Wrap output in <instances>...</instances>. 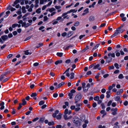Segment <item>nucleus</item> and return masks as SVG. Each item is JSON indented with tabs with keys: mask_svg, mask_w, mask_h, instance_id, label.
I'll return each mask as SVG.
<instances>
[{
	"mask_svg": "<svg viewBox=\"0 0 128 128\" xmlns=\"http://www.w3.org/2000/svg\"><path fill=\"white\" fill-rule=\"evenodd\" d=\"M108 57L107 56H106L104 57V59H106V62L109 63L111 62L112 60V58H114L115 57V53L110 52L108 54Z\"/></svg>",
	"mask_w": 128,
	"mask_h": 128,
	"instance_id": "obj_1",
	"label": "nucleus"
},
{
	"mask_svg": "<svg viewBox=\"0 0 128 128\" xmlns=\"http://www.w3.org/2000/svg\"><path fill=\"white\" fill-rule=\"evenodd\" d=\"M82 98V95L80 94H78L76 95L75 98L74 100H75V103H77L78 101L79 100Z\"/></svg>",
	"mask_w": 128,
	"mask_h": 128,
	"instance_id": "obj_2",
	"label": "nucleus"
},
{
	"mask_svg": "<svg viewBox=\"0 0 128 128\" xmlns=\"http://www.w3.org/2000/svg\"><path fill=\"white\" fill-rule=\"evenodd\" d=\"M117 110L118 109L116 108H111V111L112 112V114L114 115H116L117 114Z\"/></svg>",
	"mask_w": 128,
	"mask_h": 128,
	"instance_id": "obj_3",
	"label": "nucleus"
},
{
	"mask_svg": "<svg viewBox=\"0 0 128 128\" xmlns=\"http://www.w3.org/2000/svg\"><path fill=\"white\" fill-rule=\"evenodd\" d=\"M119 28H118L116 30L115 32L111 36V38H113L115 36H116L120 34V33L119 32L118 30Z\"/></svg>",
	"mask_w": 128,
	"mask_h": 128,
	"instance_id": "obj_4",
	"label": "nucleus"
},
{
	"mask_svg": "<svg viewBox=\"0 0 128 128\" xmlns=\"http://www.w3.org/2000/svg\"><path fill=\"white\" fill-rule=\"evenodd\" d=\"M8 74V72H5L2 74L0 78V80H2L5 78V76Z\"/></svg>",
	"mask_w": 128,
	"mask_h": 128,
	"instance_id": "obj_5",
	"label": "nucleus"
},
{
	"mask_svg": "<svg viewBox=\"0 0 128 128\" xmlns=\"http://www.w3.org/2000/svg\"><path fill=\"white\" fill-rule=\"evenodd\" d=\"M2 39L4 41L7 40L8 38V37L6 35H4L1 36Z\"/></svg>",
	"mask_w": 128,
	"mask_h": 128,
	"instance_id": "obj_6",
	"label": "nucleus"
},
{
	"mask_svg": "<svg viewBox=\"0 0 128 128\" xmlns=\"http://www.w3.org/2000/svg\"><path fill=\"white\" fill-rule=\"evenodd\" d=\"M4 102H2L0 103V106H1V107H0V109L1 110H2L4 108Z\"/></svg>",
	"mask_w": 128,
	"mask_h": 128,
	"instance_id": "obj_7",
	"label": "nucleus"
},
{
	"mask_svg": "<svg viewBox=\"0 0 128 128\" xmlns=\"http://www.w3.org/2000/svg\"><path fill=\"white\" fill-rule=\"evenodd\" d=\"M95 19L94 17L92 16H90L89 18V20L90 22L93 21Z\"/></svg>",
	"mask_w": 128,
	"mask_h": 128,
	"instance_id": "obj_8",
	"label": "nucleus"
},
{
	"mask_svg": "<svg viewBox=\"0 0 128 128\" xmlns=\"http://www.w3.org/2000/svg\"><path fill=\"white\" fill-rule=\"evenodd\" d=\"M70 70V68H68V69L66 70V76L68 77H69L70 76V74L68 72H69Z\"/></svg>",
	"mask_w": 128,
	"mask_h": 128,
	"instance_id": "obj_9",
	"label": "nucleus"
},
{
	"mask_svg": "<svg viewBox=\"0 0 128 128\" xmlns=\"http://www.w3.org/2000/svg\"><path fill=\"white\" fill-rule=\"evenodd\" d=\"M53 62V60L52 59H49L46 60V62L48 64H51Z\"/></svg>",
	"mask_w": 128,
	"mask_h": 128,
	"instance_id": "obj_10",
	"label": "nucleus"
},
{
	"mask_svg": "<svg viewBox=\"0 0 128 128\" xmlns=\"http://www.w3.org/2000/svg\"><path fill=\"white\" fill-rule=\"evenodd\" d=\"M62 60H58L56 61L55 62V64L56 65H58L59 64H60L62 63Z\"/></svg>",
	"mask_w": 128,
	"mask_h": 128,
	"instance_id": "obj_11",
	"label": "nucleus"
},
{
	"mask_svg": "<svg viewBox=\"0 0 128 128\" xmlns=\"http://www.w3.org/2000/svg\"><path fill=\"white\" fill-rule=\"evenodd\" d=\"M22 104L23 106H24L26 104V102L24 99V98L22 99Z\"/></svg>",
	"mask_w": 128,
	"mask_h": 128,
	"instance_id": "obj_12",
	"label": "nucleus"
},
{
	"mask_svg": "<svg viewBox=\"0 0 128 128\" xmlns=\"http://www.w3.org/2000/svg\"><path fill=\"white\" fill-rule=\"evenodd\" d=\"M100 66V65L99 64H97L95 66L94 65L93 68V70H94L98 68Z\"/></svg>",
	"mask_w": 128,
	"mask_h": 128,
	"instance_id": "obj_13",
	"label": "nucleus"
},
{
	"mask_svg": "<svg viewBox=\"0 0 128 128\" xmlns=\"http://www.w3.org/2000/svg\"><path fill=\"white\" fill-rule=\"evenodd\" d=\"M115 52L116 53V56L118 57L120 56V54L119 52H118V50H116Z\"/></svg>",
	"mask_w": 128,
	"mask_h": 128,
	"instance_id": "obj_14",
	"label": "nucleus"
},
{
	"mask_svg": "<svg viewBox=\"0 0 128 128\" xmlns=\"http://www.w3.org/2000/svg\"><path fill=\"white\" fill-rule=\"evenodd\" d=\"M57 55L60 57H61L63 55V53L62 52H58L56 53Z\"/></svg>",
	"mask_w": 128,
	"mask_h": 128,
	"instance_id": "obj_15",
	"label": "nucleus"
},
{
	"mask_svg": "<svg viewBox=\"0 0 128 128\" xmlns=\"http://www.w3.org/2000/svg\"><path fill=\"white\" fill-rule=\"evenodd\" d=\"M118 28H119L118 31L120 33H122V32H123L124 31V30L122 29L121 27H119Z\"/></svg>",
	"mask_w": 128,
	"mask_h": 128,
	"instance_id": "obj_16",
	"label": "nucleus"
},
{
	"mask_svg": "<svg viewBox=\"0 0 128 128\" xmlns=\"http://www.w3.org/2000/svg\"><path fill=\"white\" fill-rule=\"evenodd\" d=\"M28 50H27L24 52V54L26 55H28V54H32L31 52H29Z\"/></svg>",
	"mask_w": 128,
	"mask_h": 128,
	"instance_id": "obj_17",
	"label": "nucleus"
},
{
	"mask_svg": "<svg viewBox=\"0 0 128 128\" xmlns=\"http://www.w3.org/2000/svg\"><path fill=\"white\" fill-rule=\"evenodd\" d=\"M22 12L23 13H25L26 12V8L25 6H23L22 8Z\"/></svg>",
	"mask_w": 128,
	"mask_h": 128,
	"instance_id": "obj_18",
	"label": "nucleus"
},
{
	"mask_svg": "<svg viewBox=\"0 0 128 128\" xmlns=\"http://www.w3.org/2000/svg\"><path fill=\"white\" fill-rule=\"evenodd\" d=\"M71 76H70V78L71 79H73L74 78V72H72L70 74Z\"/></svg>",
	"mask_w": 128,
	"mask_h": 128,
	"instance_id": "obj_19",
	"label": "nucleus"
},
{
	"mask_svg": "<svg viewBox=\"0 0 128 128\" xmlns=\"http://www.w3.org/2000/svg\"><path fill=\"white\" fill-rule=\"evenodd\" d=\"M73 32L72 31H70L67 34V35L68 36H70L73 34Z\"/></svg>",
	"mask_w": 128,
	"mask_h": 128,
	"instance_id": "obj_20",
	"label": "nucleus"
},
{
	"mask_svg": "<svg viewBox=\"0 0 128 128\" xmlns=\"http://www.w3.org/2000/svg\"><path fill=\"white\" fill-rule=\"evenodd\" d=\"M73 94L72 93L70 92L68 93V96H69L70 98L71 99L72 98V96H73Z\"/></svg>",
	"mask_w": 128,
	"mask_h": 128,
	"instance_id": "obj_21",
	"label": "nucleus"
},
{
	"mask_svg": "<svg viewBox=\"0 0 128 128\" xmlns=\"http://www.w3.org/2000/svg\"><path fill=\"white\" fill-rule=\"evenodd\" d=\"M88 46H86L85 48H84L83 50H82V52H85L86 50H87L88 49Z\"/></svg>",
	"mask_w": 128,
	"mask_h": 128,
	"instance_id": "obj_22",
	"label": "nucleus"
},
{
	"mask_svg": "<svg viewBox=\"0 0 128 128\" xmlns=\"http://www.w3.org/2000/svg\"><path fill=\"white\" fill-rule=\"evenodd\" d=\"M74 46V45L73 44H70V45L69 46H67L65 48L66 50H68V49L71 47H72Z\"/></svg>",
	"mask_w": 128,
	"mask_h": 128,
	"instance_id": "obj_23",
	"label": "nucleus"
},
{
	"mask_svg": "<svg viewBox=\"0 0 128 128\" xmlns=\"http://www.w3.org/2000/svg\"><path fill=\"white\" fill-rule=\"evenodd\" d=\"M56 9L53 8H51L49 9V11H50V12H52L53 11H55Z\"/></svg>",
	"mask_w": 128,
	"mask_h": 128,
	"instance_id": "obj_24",
	"label": "nucleus"
},
{
	"mask_svg": "<svg viewBox=\"0 0 128 128\" xmlns=\"http://www.w3.org/2000/svg\"><path fill=\"white\" fill-rule=\"evenodd\" d=\"M37 94L36 93H32V94L31 95V96L32 97H34L36 96H37Z\"/></svg>",
	"mask_w": 128,
	"mask_h": 128,
	"instance_id": "obj_25",
	"label": "nucleus"
},
{
	"mask_svg": "<svg viewBox=\"0 0 128 128\" xmlns=\"http://www.w3.org/2000/svg\"><path fill=\"white\" fill-rule=\"evenodd\" d=\"M36 12L38 14H40L41 12V8H39L37 9L36 11Z\"/></svg>",
	"mask_w": 128,
	"mask_h": 128,
	"instance_id": "obj_26",
	"label": "nucleus"
},
{
	"mask_svg": "<svg viewBox=\"0 0 128 128\" xmlns=\"http://www.w3.org/2000/svg\"><path fill=\"white\" fill-rule=\"evenodd\" d=\"M100 44H98L96 46H95L92 49V50H93L95 49H96L99 46Z\"/></svg>",
	"mask_w": 128,
	"mask_h": 128,
	"instance_id": "obj_27",
	"label": "nucleus"
},
{
	"mask_svg": "<svg viewBox=\"0 0 128 128\" xmlns=\"http://www.w3.org/2000/svg\"><path fill=\"white\" fill-rule=\"evenodd\" d=\"M96 2H94L92 4V5H90L89 6V8H91L92 7H94V6L96 4Z\"/></svg>",
	"mask_w": 128,
	"mask_h": 128,
	"instance_id": "obj_28",
	"label": "nucleus"
},
{
	"mask_svg": "<svg viewBox=\"0 0 128 128\" xmlns=\"http://www.w3.org/2000/svg\"><path fill=\"white\" fill-rule=\"evenodd\" d=\"M124 76L122 74H120L118 76V78L120 79H121L124 78Z\"/></svg>",
	"mask_w": 128,
	"mask_h": 128,
	"instance_id": "obj_29",
	"label": "nucleus"
},
{
	"mask_svg": "<svg viewBox=\"0 0 128 128\" xmlns=\"http://www.w3.org/2000/svg\"><path fill=\"white\" fill-rule=\"evenodd\" d=\"M99 97L98 96H96L94 98V99L95 100L97 101L99 100Z\"/></svg>",
	"mask_w": 128,
	"mask_h": 128,
	"instance_id": "obj_30",
	"label": "nucleus"
},
{
	"mask_svg": "<svg viewBox=\"0 0 128 128\" xmlns=\"http://www.w3.org/2000/svg\"><path fill=\"white\" fill-rule=\"evenodd\" d=\"M44 101L42 100L39 102V104L40 106H41L44 104Z\"/></svg>",
	"mask_w": 128,
	"mask_h": 128,
	"instance_id": "obj_31",
	"label": "nucleus"
},
{
	"mask_svg": "<svg viewBox=\"0 0 128 128\" xmlns=\"http://www.w3.org/2000/svg\"><path fill=\"white\" fill-rule=\"evenodd\" d=\"M120 98L119 96H117L115 97V100L116 101H118L119 100Z\"/></svg>",
	"mask_w": 128,
	"mask_h": 128,
	"instance_id": "obj_32",
	"label": "nucleus"
},
{
	"mask_svg": "<svg viewBox=\"0 0 128 128\" xmlns=\"http://www.w3.org/2000/svg\"><path fill=\"white\" fill-rule=\"evenodd\" d=\"M100 113L102 114H106V112L104 110H102L101 111Z\"/></svg>",
	"mask_w": 128,
	"mask_h": 128,
	"instance_id": "obj_33",
	"label": "nucleus"
},
{
	"mask_svg": "<svg viewBox=\"0 0 128 128\" xmlns=\"http://www.w3.org/2000/svg\"><path fill=\"white\" fill-rule=\"evenodd\" d=\"M64 119L66 120H68L69 119V118L67 117V116L66 114H65L64 115Z\"/></svg>",
	"mask_w": 128,
	"mask_h": 128,
	"instance_id": "obj_34",
	"label": "nucleus"
},
{
	"mask_svg": "<svg viewBox=\"0 0 128 128\" xmlns=\"http://www.w3.org/2000/svg\"><path fill=\"white\" fill-rule=\"evenodd\" d=\"M83 88V91H84L85 92H86L88 90V88H86V87H84Z\"/></svg>",
	"mask_w": 128,
	"mask_h": 128,
	"instance_id": "obj_35",
	"label": "nucleus"
},
{
	"mask_svg": "<svg viewBox=\"0 0 128 128\" xmlns=\"http://www.w3.org/2000/svg\"><path fill=\"white\" fill-rule=\"evenodd\" d=\"M44 118H40L39 120V122L41 123H43L44 122Z\"/></svg>",
	"mask_w": 128,
	"mask_h": 128,
	"instance_id": "obj_36",
	"label": "nucleus"
},
{
	"mask_svg": "<svg viewBox=\"0 0 128 128\" xmlns=\"http://www.w3.org/2000/svg\"><path fill=\"white\" fill-rule=\"evenodd\" d=\"M80 23L79 22L77 21L76 22L74 25L75 26H77L79 25Z\"/></svg>",
	"mask_w": 128,
	"mask_h": 128,
	"instance_id": "obj_37",
	"label": "nucleus"
},
{
	"mask_svg": "<svg viewBox=\"0 0 128 128\" xmlns=\"http://www.w3.org/2000/svg\"><path fill=\"white\" fill-rule=\"evenodd\" d=\"M88 10V8H86L84 10V12L87 14L89 12Z\"/></svg>",
	"mask_w": 128,
	"mask_h": 128,
	"instance_id": "obj_38",
	"label": "nucleus"
},
{
	"mask_svg": "<svg viewBox=\"0 0 128 128\" xmlns=\"http://www.w3.org/2000/svg\"><path fill=\"white\" fill-rule=\"evenodd\" d=\"M18 25V24H13L12 25V28H15Z\"/></svg>",
	"mask_w": 128,
	"mask_h": 128,
	"instance_id": "obj_39",
	"label": "nucleus"
},
{
	"mask_svg": "<svg viewBox=\"0 0 128 128\" xmlns=\"http://www.w3.org/2000/svg\"><path fill=\"white\" fill-rule=\"evenodd\" d=\"M114 66L117 69L119 68L118 67V63H116L114 64Z\"/></svg>",
	"mask_w": 128,
	"mask_h": 128,
	"instance_id": "obj_40",
	"label": "nucleus"
},
{
	"mask_svg": "<svg viewBox=\"0 0 128 128\" xmlns=\"http://www.w3.org/2000/svg\"><path fill=\"white\" fill-rule=\"evenodd\" d=\"M101 106H102V108L103 109H104L105 108V106L103 103H102L101 104Z\"/></svg>",
	"mask_w": 128,
	"mask_h": 128,
	"instance_id": "obj_41",
	"label": "nucleus"
},
{
	"mask_svg": "<svg viewBox=\"0 0 128 128\" xmlns=\"http://www.w3.org/2000/svg\"><path fill=\"white\" fill-rule=\"evenodd\" d=\"M32 36H29L26 38L25 40H24V41H26L27 40H29Z\"/></svg>",
	"mask_w": 128,
	"mask_h": 128,
	"instance_id": "obj_42",
	"label": "nucleus"
},
{
	"mask_svg": "<svg viewBox=\"0 0 128 128\" xmlns=\"http://www.w3.org/2000/svg\"><path fill=\"white\" fill-rule=\"evenodd\" d=\"M112 102V101L111 100H110L108 103L107 106H110Z\"/></svg>",
	"mask_w": 128,
	"mask_h": 128,
	"instance_id": "obj_43",
	"label": "nucleus"
},
{
	"mask_svg": "<svg viewBox=\"0 0 128 128\" xmlns=\"http://www.w3.org/2000/svg\"><path fill=\"white\" fill-rule=\"evenodd\" d=\"M68 110L67 108L66 109L64 112V114H68Z\"/></svg>",
	"mask_w": 128,
	"mask_h": 128,
	"instance_id": "obj_44",
	"label": "nucleus"
},
{
	"mask_svg": "<svg viewBox=\"0 0 128 128\" xmlns=\"http://www.w3.org/2000/svg\"><path fill=\"white\" fill-rule=\"evenodd\" d=\"M54 124V122H49L48 123V124L49 126H51Z\"/></svg>",
	"mask_w": 128,
	"mask_h": 128,
	"instance_id": "obj_45",
	"label": "nucleus"
},
{
	"mask_svg": "<svg viewBox=\"0 0 128 128\" xmlns=\"http://www.w3.org/2000/svg\"><path fill=\"white\" fill-rule=\"evenodd\" d=\"M58 94L57 93H54L53 94V96L54 98H56L58 96Z\"/></svg>",
	"mask_w": 128,
	"mask_h": 128,
	"instance_id": "obj_46",
	"label": "nucleus"
},
{
	"mask_svg": "<svg viewBox=\"0 0 128 128\" xmlns=\"http://www.w3.org/2000/svg\"><path fill=\"white\" fill-rule=\"evenodd\" d=\"M114 67L113 66H110L109 67V70H111L114 69Z\"/></svg>",
	"mask_w": 128,
	"mask_h": 128,
	"instance_id": "obj_47",
	"label": "nucleus"
},
{
	"mask_svg": "<svg viewBox=\"0 0 128 128\" xmlns=\"http://www.w3.org/2000/svg\"><path fill=\"white\" fill-rule=\"evenodd\" d=\"M98 128H105L106 126H102V125H100L99 126H98Z\"/></svg>",
	"mask_w": 128,
	"mask_h": 128,
	"instance_id": "obj_48",
	"label": "nucleus"
},
{
	"mask_svg": "<svg viewBox=\"0 0 128 128\" xmlns=\"http://www.w3.org/2000/svg\"><path fill=\"white\" fill-rule=\"evenodd\" d=\"M61 118V116L60 115H58L56 116V118L58 119H60Z\"/></svg>",
	"mask_w": 128,
	"mask_h": 128,
	"instance_id": "obj_49",
	"label": "nucleus"
},
{
	"mask_svg": "<svg viewBox=\"0 0 128 128\" xmlns=\"http://www.w3.org/2000/svg\"><path fill=\"white\" fill-rule=\"evenodd\" d=\"M66 34L67 33L66 32H64L62 34V36L63 37H64L66 35Z\"/></svg>",
	"mask_w": 128,
	"mask_h": 128,
	"instance_id": "obj_50",
	"label": "nucleus"
},
{
	"mask_svg": "<svg viewBox=\"0 0 128 128\" xmlns=\"http://www.w3.org/2000/svg\"><path fill=\"white\" fill-rule=\"evenodd\" d=\"M62 127V126L60 124L57 125L56 126V128H61Z\"/></svg>",
	"mask_w": 128,
	"mask_h": 128,
	"instance_id": "obj_51",
	"label": "nucleus"
},
{
	"mask_svg": "<svg viewBox=\"0 0 128 128\" xmlns=\"http://www.w3.org/2000/svg\"><path fill=\"white\" fill-rule=\"evenodd\" d=\"M44 21H45L47 20L48 19V18L46 16H44Z\"/></svg>",
	"mask_w": 128,
	"mask_h": 128,
	"instance_id": "obj_52",
	"label": "nucleus"
},
{
	"mask_svg": "<svg viewBox=\"0 0 128 128\" xmlns=\"http://www.w3.org/2000/svg\"><path fill=\"white\" fill-rule=\"evenodd\" d=\"M10 78V77H9L8 78H7L5 79L3 81V82H4L7 81Z\"/></svg>",
	"mask_w": 128,
	"mask_h": 128,
	"instance_id": "obj_53",
	"label": "nucleus"
},
{
	"mask_svg": "<svg viewBox=\"0 0 128 128\" xmlns=\"http://www.w3.org/2000/svg\"><path fill=\"white\" fill-rule=\"evenodd\" d=\"M70 62V60L69 59H68L65 62L66 64H69Z\"/></svg>",
	"mask_w": 128,
	"mask_h": 128,
	"instance_id": "obj_54",
	"label": "nucleus"
},
{
	"mask_svg": "<svg viewBox=\"0 0 128 128\" xmlns=\"http://www.w3.org/2000/svg\"><path fill=\"white\" fill-rule=\"evenodd\" d=\"M12 33L14 36H16L18 34L17 32L16 31L13 32Z\"/></svg>",
	"mask_w": 128,
	"mask_h": 128,
	"instance_id": "obj_55",
	"label": "nucleus"
},
{
	"mask_svg": "<svg viewBox=\"0 0 128 128\" xmlns=\"http://www.w3.org/2000/svg\"><path fill=\"white\" fill-rule=\"evenodd\" d=\"M120 52L121 55H123L124 54V53L123 52V51H122V50H120Z\"/></svg>",
	"mask_w": 128,
	"mask_h": 128,
	"instance_id": "obj_56",
	"label": "nucleus"
},
{
	"mask_svg": "<svg viewBox=\"0 0 128 128\" xmlns=\"http://www.w3.org/2000/svg\"><path fill=\"white\" fill-rule=\"evenodd\" d=\"M75 111L77 112L80 109V107H77L76 108H75Z\"/></svg>",
	"mask_w": 128,
	"mask_h": 128,
	"instance_id": "obj_57",
	"label": "nucleus"
},
{
	"mask_svg": "<svg viewBox=\"0 0 128 128\" xmlns=\"http://www.w3.org/2000/svg\"><path fill=\"white\" fill-rule=\"evenodd\" d=\"M8 36L9 38H11L13 36V35L12 33L9 34L8 35Z\"/></svg>",
	"mask_w": 128,
	"mask_h": 128,
	"instance_id": "obj_58",
	"label": "nucleus"
},
{
	"mask_svg": "<svg viewBox=\"0 0 128 128\" xmlns=\"http://www.w3.org/2000/svg\"><path fill=\"white\" fill-rule=\"evenodd\" d=\"M38 118H36L32 120V121L33 122H34L38 120Z\"/></svg>",
	"mask_w": 128,
	"mask_h": 128,
	"instance_id": "obj_59",
	"label": "nucleus"
},
{
	"mask_svg": "<svg viewBox=\"0 0 128 128\" xmlns=\"http://www.w3.org/2000/svg\"><path fill=\"white\" fill-rule=\"evenodd\" d=\"M19 2V0H16L14 2V4H17Z\"/></svg>",
	"mask_w": 128,
	"mask_h": 128,
	"instance_id": "obj_60",
	"label": "nucleus"
},
{
	"mask_svg": "<svg viewBox=\"0 0 128 128\" xmlns=\"http://www.w3.org/2000/svg\"><path fill=\"white\" fill-rule=\"evenodd\" d=\"M106 92V90L104 88H103L101 90V92L102 93H104Z\"/></svg>",
	"mask_w": 128,
	"mask_h": 128,
	"instance_id": "obj_61",
	"label": "nucleus"
},
{
	"mask_svg": "<svg viewBox=\"0 0 128 128\" xmlns=\"http://www.w3.org/2000/svg\"><path fill=\"white\" fill-rule=\"evenodd\" d=\"M13 56V55L12 54H10L9 55H8V56H7V58H11Z\"/></svg>",
	"mask_w": 128,
	"mask_h": 128,
	"instance_id": "obj_62",
	"label": "nucleus"
},
{
	"mask_svg": "<svg viewBox=\"0 0 128 128\" xmlns=\"http://www.w3.org/2000/svg\"><path fill=\"white\" fill-rule=\"evenodd\" d=\"M85 36V35H81L79 36V38L80 40H81Z\"/></svg>",
	"mask_w": 128,
	"mask_h": 128,
	"instance_id": "obj_63",
	"label": "nucleus"
},
{
	"mask_svg": "<svg viewBox=\"0 0 128 128\" xmlns=\"http://www.w3.org/2000/svg\"><path fill=\"white\" fill-rule=\"evenodd\" d=\"M128 104V101H126L124 103V104L125 106L127 105Z\"/></svg>",
	"mask_w": 128,
	"mask_h": 128,
	"instance_id": "obj_64",
	"label": "nucleus"
}]
</instances>
